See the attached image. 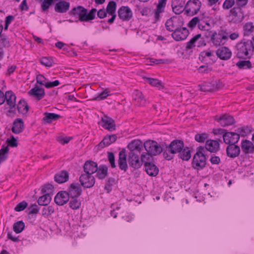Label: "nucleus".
<instances>
[{"label":"nucleus","mask_w":254,"mask_h":254,"mask_svg":"<svg viewBox=\"0 0 254 254\" xmlns=\"http://www.w3.org/2000/svg\"><path fill=\"white\" fill-rule=\"evenodd\" d=\"M96 9L92 8L89 12L82 6L78 5L73 7L69 12V14L73 16H78L80 21H89L95 17Z\"/></svg>","instance_id":"f257e3e1"},{"label":"nucleus","mask_w":254,"mask_h":254,"mask_svg":"<svg viewBox=\"0 0 254 254\" xmlns=\"http://www.w3.org/2000/svg\"><path fill=\"white\" fill-rule=\"evenodd\" d=\"M236 47V57L239 59H249L253 55L254 46L252 41L242 40Z\"/></svg>","instance_id":"f03ea898"},{"label":"nucleus","mask_w":254,"mask_h":254,"mask_svg":"<svg viewBox=\"0 0 254 254\" xmlns=\"http://www.w3.org/2000/svg\"><path fill=\"white\" fill-rule=\"evenodd\" d=\"M184 143L181 140H174L169 144H164V150L163 157L167 160H172L175 156V154L178 153L184 147Z\"/></svg>","instance_id":"7ed1b4c3"},{"label":"nucleus","mask_w":254,"mask_h":254,"mask_svg":"<svg viewBox=\"0 0 254 254\" xmlns=\"http://www.w3.org/2000/svg\"><path fill=\"white\" fill-rule=\"evenodd\" d=\"M243 130L244 128H241L237 129V132L231 131L225 132L223 135L224 142L228 145L237 143L240 139V135L243 136L245 135V132H243Z\"/></svg>","instance_id":"20e7f679"},{"label":"nucleus","mask_w":254,"mask_h":254,"mask_svg":"<svg viewBox=\"0 0 254 254\" xmlns=\"http://www.w3.org/2000/svg\"><path fill=\"white\" fill-rule=\"evenodd\" d=\"M143 146L146 151L152 154L154 156L164 152V144L162 145L155 141L148 140L143 143Z\"/></svg>","instance_id":"39448f33"},{"label":"nucleus","mask_w":254,"mask_h":254,"mask_svg":"<svg viewBox=\"0 0 254 254\" xmlns=\"http://www.w3.org/2000/svg\"><path fill=\"white\" fill-rule=\"evenodd\" d=\"M184 24L182 17L173 16L167 20L165 26L168 31L174 33L183 26Z\"/></svg>","instance_id":"423d86ee"},{"label":"nucleus","mask_w":254,"mask_h":254,"mask_svg":"<svg viewBox=\"0 0 254 254\" xmlns=\"http://www.w3.org/2000/svg\"><path fill=\"white\" fill-rule=\"evenodd\" d=\"M192 167L195 170H201L206 165V157L201 151H197L193 157Z\"/></svg>","instance_id":"0eeeda50"},{"label":"nucleus","mask_w":254,"mask_h":254,"mask_svg":"<svg viewBox=\"0 0 254 254\" xmlns=\"http://www.w3.org/2000/svg\"><path fill=\"white\" fill-rule=\"evenodd\" d=\"M201 3L199 0H189L186 4L185 14L190 15L196 14L201 7Z\"/></svg>","instance_id":"6e6552de"},{"label":"nucleus","mask_w":254,"mask_h":254,"mask_svg":"<svg viewBox=\"0 0 254 254\" xmlns=\"http://www.w3.org/2000/svg\"><path fill=\"white\" fill-rule=\"evenodd\" d=\"M230 17L233 22L238 23L243 20L244 14L241 7H234L230 10Z\"/></svg>","instance_id":"1a4fd4ad"},{"label":"nucleus","mask_w":254,"mask_h":254,"mask_svg":"<svg viewBox=\"0 0 254 254\" xmlns=\"http://www.w3.org/2000/svg\"><path fill=\"white\" fill-rule=\"evenodd\" d=\"M209 35L211 42L216 47L224 45L226 43V37L221 34L220 32L219 33H217L216 31L210 32Z\"/></svg>","instance_id":"9d476101"},{"label":"nucleus","mask_w":254,"mask_h":254,"mask_svg":"<svg viewBox=\"0 0 254 254\" xmlns=\"http://www.w3.org/2000/svg\"><path fill=\"white\" fill-rule=\"evenodd\" d=\"M79 182L84 188H90L94 185L95 180L92 175L83 173L79 177Z\"/></svg>","instance_id":"9b49d317"},{"label":"nucleus","mask_w":254,"mask_h":254,"mask_svg":"<svg viewBox=\"0 0 254 254\" xmlns=\"http://www.w3.org/2000/svg\"><path fill=\"white\" fill-rule=\"evenodd\" d=\"M143 144L140 140H134L129 143L127 145V148L129 150L128 155L133 153L136 155H140L142 149Z\"/></svg>","instance_id":"f8f14e48"},{"label":"nucleus","mask_w":254,"mask_h":254,"mask_svg":"<svg viewBox=\"0 0 254 254\" xmlns=\"http://www.w3.org/2000/svg\"><path fill=\"white\" fill-rule=\"evenodd\" d=\"M119 17L123 21H129L132 17V12L131 9L126 6H121L118 11Z\"/></svg>","instance_id":"ddd939ff"},{"label":"nucleus","mask_w":254,"mask_h":254,"mask_svg":"<svg viewBox=\"0 0 254 254\" xmlns=\"http://www.w3.org/2000/svg\"><path fill=\"white\" fill-rule=\"evenodd\" d=\"M215 120L223 127L232 125L235 123V120L232 116L228 114H224L220 117L216 116Z\"/></svg>","instance_id":"4468645a"},{"label":"nucleus","mask_w":254,"mask_h":254,"mask_svg":"<svg viewBox=\"0 0 254 254\" xmlns=\"http://www.w3.org/2000/svg\"><path fill=\"white\" fill-rule=\"evenodd\" d=\"M189 34L188 29L186 27H181V28L172 33L173 38L177 41H182L186 39Z\"/></svg>","instance_id":"2eb2a0df"},{"label":"nucleus","mask_w":254,"mask_h":254,"mask_svg":"<svg viewBox=\"0 0 254 254\" xmlns=\"http://www.w3.org/2000/svg\"><path fill=\"white\" fill-rule=\"evenodd\" d=\"M173 11L176 14H180L186 11V4L184 0H173L172 2Z\"/></svg>","instance_id":"dca6fc26"},{"label":"nucleus","mask_w":254,"mask_h":254,"mask_svg":"<svg viewBox=\"0 0 254 254\" xmlns=\"http://www.w3.org/2000/svg\"><path fill=\"white\" fill-rule=\"evenodd\" d=\"M117 140V136L115 134L107 135L96 146L97 150H100L106 146L110 145L115 142Z\"/></svg>","instance_id":"f3484780"},{"label":"nucleus","mask_w":254,"mask_h":254,"mask_svg":"<svg viewBox=\"0 0 254 254\" xmlns=\"http://www.w3.org/2000/svg\"><path fill=\"white\" fill-rule=\"evenodd\" d=\"M128 161L129 165L130 167L137 169L139 168L142 165L141 159H140L139 155L131 154L128 155Z\"/></svg>","instance_id":"a211bd4d"},{"label":"nucleus","mask_w":254,"mask_h":254,"mask_svg":"<svg viewBox=\"0 0 254 254\" xmlns=\"http://www.w3.org/2000/svg\"><path fill=\"white\" fill-rule=\"evenodd\" d=\"M100 124L103 127L110 131H113L116 129L114 121L107 116L102 117Z\"/></svg>","instance_id":"6ab92c4d"},{"label":"nucleus","mask_w":254,"mask_h":254,"mask_svg":"<svg viewBox=\"0 0 254 254\" xmlns=\"http://www.w3.org/2000/svg\"><path fill=\"white\" fill-rule=\"evenodd\" d=\"M70 197L66 191H62L58 192L55 197V201L59 205H63L67 203Z\"/></svg>","instance_id":"aec40b11"},{"label":"nucleus","mask_w":254,"mask_h":254,"mask_svg":"<svg viewBox=\"0 0 254 254\" xmlns=\"http://www.w3.org/2000/svg\"><path fill=\"white\" fill-rule=\"evenodd\" d=\"M118 164L120 169L126 172L128 168L127 161V154L125 149L121 150L119 154Z\"/></svg>","instance_id":"412c9836"},{"label":"nucleus","mask_w":254,"mask_h":254,"mask_svg":"<svg viewBox=\"0 0 254 254\" xmlns=\"http://www.w3.org/2000/svg\"><path fill=\"white\" fill-rule=\"evenodd\" d=\"M217 56L222 60H228L232 56L231 51L226 47H223L216 51Z\"/></svg>","instance_id":"4be33fe9"},{"label":"nucleus","mask_w":254,"mask_h":254,"mask_svg":"<svg viewBox=\"0 0 254 254\" xmlns=\"http://www.w3.org/2000/svg\"><path fill=\"white\" fill-rule=\"evenodd\" d=\"M227 155L231 158H235L238 157L240 153V148L235 144H230L226 147Z\"/></svg>","instance_id":"5701e85b"},{"label":"nucleus","mask_w":254,"mask_h":254,"mask_svg":"<svg viewBox=\"0 0 254 254\" xmlns=\"http://www.w3.org/2000/svg\"><path fill=\"white\" fill-rule=\"evenodd\" d=\"M98 170V165L96 162L92 161H86L83 166L84 173L92 175Z\"/></svg>","instance_id":"b1692460"},{"label":"nucleus","mask_w":254,"mask_h":254,"mask_svg":"<svg viewBox=\"0 0 254 254\" xmlns=\"http://www.w3.org/2000/svg\"><path fill=\"white\" fill-rule=\"evenodd\" d=\"M67 192L69 197H78L81 194L82 190L78 183H72L70 185Z\"/></svg>","instance_id":"393cba45"},{"label":"nucleus","mask_w":254,"mask_h":254,"mask_svg":"<svg viewBox=\"0 0 254 254\" xmlns=\"http://www.w3.org/2000/svg\"><path fill=\"white\" fill-rule=\"evenodd\" d=\"M16 96L11 90L7 91L5 93V101L10 109L16 106Z\"/></svg>","instance_id":"a878e982"},{"label":"nucleus","mask_w":254,"mask_h":254,"mask_svg":"<svg viewBox=\"0 0 254 254\" xmlns=\"http://www.w3.org/2000/svg\"><path fill=\"white\" fill-rule=\"evenodd\" d=\"M28 94L33 96L38 100L43 98L45 95L44 89L38 86H35L28 92Z\"/></svg>","instance_id":"bb28decb"},{"label":"nucleus","mask_w":254,"mask_h":254,"mask_svg":"<svg viewBox=\"0 0 254 254\" xmlns=\"http://www.w3.org/2000/svg\"><path fill=\"white\" fill-rule=\"evenodd\" d=\"M69 2L62 0L56 4L55 10L58 13H65L69 10Z\"/></svg>","instance_id":"cd10ccee"},{"label":"nucleus","mask_w":254,"mask_h":254,"mask_svg":"<svg viewBox=\"0 0 254 254\" xmlns=\"http://www.w3.org/2000/svg\"><path fill=\"white\" fill-rule=\"evenodd\" d=\"M23 129L24 123L23 120L20 118L16 119L11 128L12 131L15 134H19L23 131Z\"/></svg>","instance_id":"c85d7f7f"},{"label":"nucleus","mask_w":254,"mask_h":254,"mask_svg":"<svg viewBox=\"0 0 254 254\" xmlns=\"http://www.w3.org/2000/svg\"><path fill=\"white\" fill-rule=\"evenodd\" d=\"M205 148L211 152H216L219 149V143L215 140H207L205 143Z\"/></svg>","instance_id":"c756f323"},{"label":"nucleus","mask_w":254,"mask_h":254,"mask_svg":"<svg viewBox=\"0 0 254 254\" xmlns=\"http://www.w3.org/2000/svg\"><path fill=\"white\" fill-rule=\"evenodd\" d=\"M242 151L245 154L252 153L254 151V145L252 142L245 140L241 143Z\"/></svg>","instance_id":"7c9ffc66"},{"label":"nucleus","mask_w":254,"mask_h":254,"mask_svg":"<svg viewBox=\"0 0 254 254\" xmlns=\"http://www.w3.org/2000/svg\"><path fill=\"white\" fill-rule=\"evenodd\" d=\"M68 173L65 171H62L55 175V181L59 184H62L68 180Z\"/></svg>","instance_id":"2f4dec72"},{"label":"nucleus","mask_w":254,"mask_h":254,"mask_svg":"<svg viewBox=\"0 0 254 254\" xmlns=\"http://www.w3.org/2000/svg\"><path fill=\"white\" fill-rule=\"evenodd\" d=\"M144 166L145 171L148 175L155 177L158 174L159 169L154 164L147 163Z\"/></svg>","instance_id":"473e14b6"},{"label":"nucleus","mask_w":254,"mask_h":254,"mask_svg":"<svg viewBox=\"0 0 254 254\" xmlns=\"http://www.w3.org/2000/svg\"><path fill=\"white\" fill-rule=\"evenodd\" d=\"M167 0H159L154 14V17L156 20H158L159 19L160 13L164 12Z\"/></svg>","instance_id":"72a5a7b5"},{"label":"nucleus","mask_w":254,"mask_h":254,"mask_svg":"<svg viewBox=\"0 0 254 254\" xmlns=\"http://www.w3.org/2000/svg\"><path fill=\"white\" fill-rule=\"evenodd\" d=\"M208 17L200 16L198 28L201 30H208L210 28V24Z\"/></svg>","instance_id":"f704fd0d"},{"label":"nucleus","mask_w":254,"mask_h":254,"mask_svg":"<svg viewBox=\"0 0 254 254\" xmlns=\"http://www.w3.org/2000/svg\"><path fill=\"white\" fill-rule=\"evenodd\" d=\"M17 109L19 113L25 115L28 111L29 106L26 101L24 99H21L18 102Z\"/></svg>","instance_id":"c9c22d12"},{"label":"nucleus","mask_w":254,"mask_h":254,"mask_svg":"<svg viewBox=\"0 0 254 254\" xmlns=\"http://www.w3.org/2000/svg\"><path fill=\"white\" fill-rule=\"evenodd\" d=\"M44 115V117L43 118V121L48 124L51 123L53 121H57L61 117L58 114L48 112L45 113Z\"/></svg>","instance_id":"e433bc0d"},{"label":"nucleus","mask_w":254,"mask_h":254,"mask_svg":"<svg viewBox=\"0 0 254 254\" xmlns=\"http://www.w3.org/2000/svg\"><path fill=\"white\" fill-rule=\"evenodd\" d=\"M132 99L136 102L138 105L142 106L145 102V100L142 96V93L138 90H134L132 94Z\"/></svg>","instance_id":"4c0bfd02"},{"label":"nucleus","mask_w":254,"mask_h":254,"mask_svg":"<svg viewBox=\"0 0 254 254\" xmlns=\"http://www.w3.org/2000/svg\"><path fill=\"white\" fill-rule=\"evenodd\" d=\"M179 157L184 161H188L191 157L190 149L184 147L178 153Z\"/></svg>","instance_id":"58836bf2"},{"label":"nucleus","mask_w":254,"mask_h":254,"mask_svg":"<svg viewBox=\"0 0 254 254\" xmlns=\"http://www.w3.org/2000/svg\"><path fill=\"white\" fill-rule=\"evenodd\" d=\"M96 177L99 179H104L108 174V168L105 165H100L98 167V170L96 171Z\"/></svg>","instance_id":"ea45409f"},{"label":"nucleus","mask_w":254,"mask_h":254,"mask_svg":"<svg viewBox=\"0 0 254 254\" xmlns=\"http://www.w3.org/2000/svg\"><path fill=\"white\" fill-rule=\"evenodd\" d=\"M244 36H249L254 32V26L252 22L246 23L244 27Z\"/></svg>","instance_id":"a19ab883"},{"label":"nucleus","mask_w":254,"mask_h":254,"mask_svg":"<svg viewBox=\"0 0 254 254\" xmlns=\"http://www.w3.org/2000/svg\"><path fill=\"white\" fill-rule=\"evenodd\" d=\"M201 37V34H198L192 37L186 43L185 49L187 51L191 50L195 47V43Z\"/></svg>","instance_id":"79ce46f5"},{"label":"nucleus","mask_w":254,"mask_h":254,"mask_svg":"<svg viewBox=\"0 0 254 254\" xmlns=\"http://www.w3.org/2000/svg\"><path fill=\"white\" fill-rule=\"evenodd\" d=\"M9 150L8 146H2L1 148L0 149V164L5 161L8 158Z\"/></svg>","instance_id":"37998d69"},{"label":"nucleus","mask_w":254,"mask_h":254,"mask_svg":"<svg viewBox=\"0 0 254 254\" xmlns=\"http://www.w3.org/2000/svg\"><path fill=\"white\" fill-rule=\"evenodd\" d=\"M199 87L200 90L203 92L212 91L215 89H217L219 88L217 84H216V86H214V84L211 85L209 83H205L202 85H199Z\"/></svg>","instance_id":"c03bdc74"},{"label":"nucleus","mask_w":254,"mask_h":254,"mask_svg":"<svg viewBox=\"0 0 254 254\" xmlns=\"http://www.w3.org/2000/svg\"><path fill=\"white\" fill-rule=\"evenodd\" d=\"M51 200V195L44 193V194L40 196L38 200V203L40 205L46 206L47 205Z\"/></svg>","instance_id":"a18cd8bd"},{"label":"nucleus","mask_w":254,"mask_h":254,"mask_svg":"<svg viewBox=\"0 0 254 254\" xmlns=\"http://www.w3.org/2000/svg\"><path fill=\"white\" fill-rule=\"evenodd\" d=\"M153 156H154L152 154L149 153L146 151V152H144L141 154L140 158L142 162V163H144V165H146L147 163H152V161L153 160Z\"/></svg>","instance_id":"49530a36"},{"label":"nucleus","mask_w":254,"mask_h":254,"mask_svg":"<svg viewBox=\"0 0 254 254\" xmlns=\"http://www.w3.org/2000/svg\"><path fill=\"white\" fill-rule=\"evenodd\" d=\"M69 207L72 209H79L81 205V201L76 197H70Z\"/></svg>","instance_id":"de8ad7c7"},{"label":"nucleus","mask_w":254,"mask_h":254,"mask_svg":"<svg viewBox=\"0 0 254 254\" xmlns=\"http://www.w3.org/2000/svg\"><path fill=\"white\" fill-rule=\"evenodd\" d=\"M236 64L240 69H246L252 67L251 63L249 60L240 61Z\"/></svg>","instance_id":"09e8293b"},{"label":"nucleus","mask_w":254,"mask_h":254,"mask_svg":"<svg viewBox=\"0 0 254 254\" xmlns=\"http://www.w3.org/2000/svg\"><path fill=\"white\" fill-rule=\"evenodd\" d=\"M24 227V222L22 221H19L14 223L13 229L16 233L18 234L23 230Z\"/></svg>","instance_id":"8fccbe9b"},{"label":"nucleus","mask_w":254,"mask_h":254,"mask_svg":"<svg viewBox=\"0 0 254 254\" xmlns=\"http://www.w3.org/2000/svg\"><path fill=\"white\" fill-rule=\"evenodd\" d=\"M143 78L152 86L158 87L159 88L162 86L161 82L157 79L149 78L147 77H143Z\"/></svg>","instance_id":"3c124183"},{"label":"nucleus","mask_w":254,"mask_h":254,"mask_svg":"<svg viewBox=\"0 0 254 254\" xmlns=\"http://www.w3.org/2000/svg\"><path fill=\"white\" fill-rule=\"evenodd\" d=\"M116 3L114 1H110L107 6L106 11L109 14H116Z\"/></svg>","instance_id":"603ef678"},{"label":"nucleus","mask_w":254,"mask_h":254,"mask_svg":"<svg viewBox=\"0 0 254 254\" xmlns=\"http://www.w3.org/2000/svg\"><path fill=\"white\" fill-rule=\"evenodd\" d=\"M42 191L44 193L51 195L53 194L54 187L50 184H46L43 188Z\"/></svg>","instance_id":"864d4df0"},{"label":"nucleus","mask_w":254,"mask_h":254,"mask_svg":"<svg viewBox=\"0 0 254 254\" xmlns=\"http://www.w3.org/2000/svg\"><path fill=\"white\" fill-rule=\"evenodd\" d=\"M208 138V134L206 133H197L195 134V140L198 142H204Z\"/></svg>","instance_id":"5fc2aeb1"},{"label":"nucleus","mask_w":254,"mask_h":254,"mask_svg":"<svg viewBox=\"0 0 254 254\" xmlns=\"http://www.w3.org/2000/svg\"><path fill=\"white\" fill-rule=\"evenodd\" d=\"M54 212V208L52 206L45 207L42 209V214L45 216L51 215Z\"/></svg>","instance_id":"6e6d98bb"},{"label":"nucleus","mask_w":254,"mask_h":254,"mask_svg":"<svg viewBox=\"0 0 254 254\" xmlns=\"http://www.w3.org/2000/svg\"><path fill=\"white\" fill-rule=\"evenodd\" d=\"M40 63L47 67H51L53 65V60L48 57H44L40 60Z\"/></svg>","instance_id":"4d7b16f0"},{"label":"nucleus","mask_w":254,"mask_h":254,"mask_svg":"<svg viewBox=\"0 0 254 254\" xmlns=\"http://www.w3.org/2000/svg\"><path fill=\"white\" fill-rule=\"evenodd\" d=\"M39 208L36 204L30 205L27 208V212L28 214H37L38 213Z\"/></svg>","instance_id":"13d9d810"},{"label":"nucleus","mask_w":254,"mask_h":254,"mask_svg":"<svg viewBox=\"0 0 254 254\" xmlns=\"http://www.w3.org/2000/svg\"><path fill=\"white\" fill-rule=\"evenodd\" d=\"M53 1V0H44L41 4V8L43 11H47Z\"/></svg>","instance_id":"bf43d9fd"},{"label":"nucleus","mask_w":254,"mask_h":254,"mask_svg":"<svg viewBox=\"0 0 254 254\" xmlns=\"http://www.w3.org/2000/svg\"><path fill=\"white\" fill-rule=\"evenodd\" d=\"M27 205L28 204L25 201H22L16 205L14 210L17 212L22 211L27 206Z\"/></svg>","instance_id":"052dcab7"},{"label":"nucleus","mask_w":254,"mask_h":254,"mask_svg":"<svg viewBox=\"0 0 254 254\" xmlns=\"http://www.w3.org/2000/svg\"><path fill=\"white\" fill-rule=\"evenodd\" d=\"M109 95V91L108 90H105L104 91L101 92L99 95L94 98L95 100H103L106 98Z\"/></svg>","instance_id":"680f3d73"},{"label":"nucleus","mask_w":254,"mask_h":254,"mask_svg":"<svg viewBox=\"0 0 254 254\" xmlns=\"http://www.w3.org/2000/svg\"><path fill=\"white\" fill-rule=\"evenodd\" d=\"M37 82L46 87V84L48 82L47 79L42 74H39L36 77Z\"/></svg>","instance_id":"e2e57ef3"},{"label":"nucleus","mask_w":254,"mask_h":254,"mask_svg":"<svg viewBox=\"0 0 254 254\" xmlns=\"http://www.w3.org/2000/svg\"><path fill=\"white\" fill-rule=\"evenodd\" d=\"M200 20V16L193 17L188 24V26L190 28L194 27L197 24H198Z\"/></svg>","instance_id":"0e129e2a"},{"label":"nucleus","mask_w":254,"mask_h":254,"mask_svg":"<svg viewBox=\"0 0 254 254\" xmlns=\"http://www.w3.org/2000/svg\"><path fill=\"white\" fill-rule=\"evenodd\" d=\"M108 160L111 164V167L115 168L116 167L115 163V156L113 152H108Z\"/></svg>","instance_id":"69168bd1"},{"label":"nucleus","mask_w":254,"mask_h":254,"mask_svg":"<svg viewBox=\"0 0 254 254\" xmlns=\"http://www.w3.org/2000/svg\"><path fill=\"white\" fill-rule=\"evenodd\" d=\"M235 2V0H225L223 4V8L228 9L232 7Z\"/></svg>","instance_id":"338daca9"},{"label":"nucleus","mask_w":254,"mask_h":254,"mask_svg":"<svg viewBox=\"0 0 254 254\" xmlns=\"http://www.w3.org/2000/svg\"><path fill=\"white\" fill-rule=\"evenodd\" d=\"M0 43L4 47H8L9 46V42L6 36L1 35L0 39Z\"/></svg>","instance_id":"774afa93"}]
</instances>
